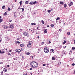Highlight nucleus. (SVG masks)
<instances>
[{
	"mask_svg": "<svg viewBox=\"0 0 75 75\" xmlns=\"http://www.w3.org/2000/svg\"><path fill=\"white\" fill-rule=\"evenodd\" d=\"M30 66L32 68H37L38 67V65L36 62H32L30 63Z\"/></svg>",
	"mask_w": 75,
	"mask_h": 75,
	"instance_id": "obj_1",
	"label": "nucleus"
},
{
	"mask_svg": "<svg viewBox=\"0 0 75 75\" xmlns=\"http://www.w3.org/2000/svg\"><path fill=\"white\" fill-rule=\"evenodd\" d=\"M44 51L45 53H48L49 52V50L47 48V47H45L44 49Z\"/></svg>",
	"mask_w": 75,
	"mask_h": 75,
	"instance_id": "obj_2",
	"label": "nucleus"
},
{
	"mask_svg": "<svg viewBox=\"0 0 75 75\" xmlns=\"http://www.w3.org/2000/svg\"><path fill=\"white\" fill-rule=\"evenodd\" d=\"M23 35L25 36H27V37H29V35H28V33L27 32H25L23 33Z\"/></svg>",
	"mask_w": 75,
	"mask_h": 75,
	"instance_id": "obj_3",
	"label": "nucleus"
},
{
	"mask_svg": "<svg viewBox=\"0 0 75 75\" xmlns=\"http://www.w3.org/2000/svg\"><path fill=\"white\" fill-rule=\"evenodd\" d=\"M27 47L28 48H30L31 47H32V45L31 44H30L29 43H28L27 45Z\"/></svg>",
	"mask_w": 75,
	"mask_h": 75,
	"instance_id": "obj_4",
	"label": "nucleus"
},
{
	"mask_svg": "<svg viewBox=\"0 0 75 75\" xmlns=\"http://www.w3.org/2000/svg\"><path fill=\"white\" fill-rule=\"evenodd\" d=\"M68 5H69V6H71L72 5H73V3L72 2H70L69 3L68 2Z\"/></svg>",
	"mask_w": 75,
	"mask_h": 75,
	"instance_id": "obj_5",
	"label": "nucleus"
},
{
	"mask_svg": "<svg viewBox=\"0 0 75 75\" xmlns=\"http://www.w3.org/2000/svg\"><path fill=\"white\" fill-rule=\"evenodd\" d=\"M14 26H13V24H11L10 25H9V28H12V29H13V28H14Z\"/></svg>",
	"mask_w": 75,
	"mask_h": 75,
	"instance_id": "obj_6",
	"label": "nucleus"
},
{
	"mask_svg": "<svg viewBox=\"0 0 75 75\" xmlns=\"http://www.w3.org/2000/svg\"><path fill=\"white\" fill-rule=\"evenodd\" d=\"M16 52H21V50L20 49H18L16 50Z\"/></svg>",
	"mask_w": 75,
	"mask_h": 75,
	"instance_id": "obj_7",
	"label": "nucleus"
},
{
	"mask_svg": "<svg viewBox=\"0 0 75 75\" xmlns=\"http://www.w3.org/2000/svg\"><path fill=\"white\" fill-rule=\"evenodd\" d=\"M50 53H52V52H54V50L52 49H51L50 50Z\"/></svg>",
	"mask_w": 75,
	"mask_h": 75,
	"instance_id": "obj_8",
	"label": "nucleus"
},
{
	"mask_svg": "<svg viewBox=\"0 0 75 75\" xmlns=\"http://www.w3.org/2000/svg\"><path fill=\"white\" fill-rule=\"evenodd\" d=\"M44 33H47V29H45L44 30Z\"/></svg>",
	"mask_w": 75,
	"mask_h": 75,
	"instance_id": "obj_9",
	"label": "nucleus"
},
{
	"mask_svg": "<svg viewBox=\"0 0 75 75\" xmlns=\"http://www.w3.org/2000/svg\"><path fill=\"white\" fill-rule=\"evenodd\" d=\"M29 4H30V5H33V1H32L30 2L29 3Z\"/></svg>",
	"mask_w": 75,
	"mask_h": 75,
	"instance_id": "obj_10",
	"label": "nucleus"
},
{
	"mask_svg": "<svg viewBox=\"0 0 75 75\" xmlns=\"http://www.w3.org/2000/svg\"><path fill=\"white\" fill-rule=\"evenodd\" d=\"M20 46L21 47H24V44H21Z\"/></svg>",
	"mask_w": 75,
	"mask_h": 75,
	"instance_id": "obj_11",
	"label": "nucleus"
},
{
	"mask_svg": "<svg viewBox=\"0 0 75 75\" xmlns=\"http://www.w3.org/2000/svg\"><path fill=\"white\" fill-rule=\"evenodd\" d=\"M2 27H3V28H4L5 29L6 28V25H3L2 26Z\"/></svg>",
	"mask_w": 75,
	"mask_h": 75,
	"instance_id": "obj_12",
	"label": "nucleus"
},
{
	"mask_svg": "<svg viewBox=\"0 0 75 75\" xmlns=\"http://www.w3.org/2000/svg\"><path fill=\"white\" fill-rule=\"evenodd\" d=\"M31 25H36V23H31Z\"/></svg>",
	"mask_w": 75,
	"mask_h": 75,
	"instance_id": "obj_13",
	"label": "nucleus"
},
{
	"mask_svg": "<svg viewBox=\"0 0 75 75\" xmlns=\"http://www.w3.org/2000/svg\"><path fill=\"white\" fill-rule=\"evenodd\" d=\"M28 43H29V44H33V42L31 41H29Z\"/></svg>",
	"mask_w": 75,
	"mask_h": 75,
	"instance_id": "obj_14",
	"label": "nucleus"
},
{
	"mask_svg": "<svg viewBox=\"0 0 75 75\" xmlns=\"http://www.w3.org/2000/svg\"><path fill=\"white\" fill-rule=\"evenodd\" d=\"M20 10H22V12H23V11L24 10V8H22L20 9Z\"/></svg>",
	"mask_w": 75,
	"mask_h": 75,
	"instance_id": "obj_15",
	"label": "nucleus"
},
{
	"mask_svg": "<svg viewBox=\"0 0 75 75\" xmlns=\"http://www.w3.org/2000/svg\"><path fill=\"white\" fill-rule=\"evenodd\" d=\"M23 75H27V72H25L23 73Z\"/></svg>",
	"mask_w": 75,
	"mask_h": 75,
	"instance_id": "obj_16",
	"label": "nucleus"
},
{
	"mask_svg": "<svg viewBox=\"0 0 75 75\" xmlns=\"http://www.w3.org/2000/svg\"><path fill=\"white\" fill-rule=\"evenodd\" d=\"M50 26L52 28H53V27H54V25H53L52 24H51L50 25Z\"/></svg>",
	"mask_w": 75,
	"mask_h": 75,
	"instance_id": "obj_17",
	"label": "nucleus"
},
{
	"mask_svg": "<svg viewBox=\"0 0 75 75\" xmlns=\"http://www.w3.org/2000/svg\"><path fill=\"white\" fill-rule=\"evenodd\" d=\"M3 71H5V72H6L7 69H6V68H4L3 69Z\"/></svg>",
	"mask_w": 75,
	"mask_h": 75,
	"instance_id": "obj_18",
	"label": "nucleus"
},
{
	"mask_svg": "<svg viewBox=\"0 0 75 75\" xmlns=\"http://www.w3.org/2000/svg\"><path fill=\"white\" fill-rule=\"evenodd\" d=\"M36 3H37V1H35L34 2H33V4H36Z\"/></svg>",
	"mask_w": 75,
	"mask_h": 75,
	"instance_id": "obj_19",
	"label": "nucleus"
},
{
	"mask_svg": "<svg viewBox=\"0 0 75 75\" xmlns=\"http://www.w3.org/2000/svg\"><path fill=\"white\" fill-rule=\"evenodd\" d=\"M25 4H28V1H26L25 2Z\"/></svg>",
	"mask_w": 75,
	"mask_h": 75,
	"instance_id": "obj_20",
	"label": "nucleus"
},
{
	"mask_svg": "<svg viewBox=\"0 0 75 75\" xmlns=\"http://www.w3.org/2000/svg\"><path fill=\"white\" fill-rule=\"evenodd\" d=\"M1 22H3V19H0V23H1Z\"/></svg>",
	"mask_w": 75,
	"mask_h": 75,
	"instance_id": "obj_21",
	"label": "nucleus"
},
{
	"mask_svg": "<svg viewBox=\"0 0 75 75\" xmlns=\"http://www.w3.org/2000/svg\"><path fill=\"white\" fill-rule=\"evenodd\" d=\"M30 54V52L26 53V55H29Z\"/></svg>",
	"mask_w": 75,
	"mask_h": 75,
	"instance_id": "obj_22",
	"label": "nucleus"
},
{
	"mask_svg": "<svg viewBox=\"0 0 75 75\" xmlns=\"http://www.w3.org/2000/svg\"><path fill=\"white\" fill-rule=\"evenodd\" d=\"M8 11H10L11 10V9L10 8V7H8Z\"/></svg>",
	"mask_w": 75,
	"mask_h": 75,
	"instance_id": "obj_23",
	"label": "nucleus"
},
{
	"mask_svg": "<svg viewBox=\"0 0 75 75\" xmlns=\"http://www.w3.org/2000/svg\"><path fill=\"white\" fill-rule=\"evenodd\" d=\"M7 12H6L4 13V16H7Z\"/></svg>",
	"mask_w": 75,
	"mask_h": 75,
	"instance_id": "obj_24",
	"label": "nucleus"
},
{
	"mask_svg": "<svg viewBox=\"0 0 75 75\" xmlns=\"http://www.w3.org/2000/svg\"><path fill=\"white\" fill-rule=\"evenodd\" d=\"M64 7L65 8H66V7H67V4H64Z\"/></svg>",
	"mask_w": 75,
	"mask_h": 75,
	"instance_id": "obj_25",
	"label": "nucleus"
},
{
	"mask_svg": "<svg viewBox=\"0 0 75 75\" xmlns=\"http://www.w3.org/2000/svg\"><path fill=\"white\" fill-rule=\"evenodd\" d=\"M59 19H60L59 18V17L57 18L56 19V22H57V20H59Z\"/></svg>",
	"mask_w": 75,
	"mask_h": 75,
	"instance_id": "obj_26",
	"label": "nucleus"
},
{
	"mask_svg": "<svg viewBox=\"0 0 75 75\" xmlns=\"http://www.w3.org/2000/svg\"><path fill=\"white\" fill-rule=\"evenodd\" d=\"M75 49V47H73L72 48V50H74Z\"/></svg>",
	"mask_w": 75,
	"mask_h": 75,
	"instance_id": "obj_27",
	"label": "nucleus"
},
{
	"mask_svg": "<svg viewBox=\"0 0 75 75\" xmlns=\"http://www.w3.org/2000/svg\"><path fill=\"white\" fill-rule=\"evenodd\" d=\"M16 42L18 44H20V42L18 41H16Z\"/></svg>",
	"mask_w": 75,
	"mask_h": 75,
	"instance_id": "obj_28",
	"label": "nucleus"
},
{
	"mask_svg": "<svg viewBox=\"0 0 75 75\" xmlns=\"http://www.w3.org/2000/svg\"><path fill=\"white\" fill-rule=\"evenodd\" d=\"M5 8V6L4 5L2 7V8L3 9H4V8Z\"/></svg>",
	"mask_w": 75,
	"mask_h": 75,
	"instance_id": "obj_29",
	"label": "nucleus"
},
{
	"mask_svg": "<svg viewBox=\"0 0 75 75\" xmlns=\"http://www.w3.org/2000/svg\"><path fill=\"white\" fill-rule=\"evenodd\" d=\"M60 4H64V2H63V1H62L60 2Z\"/></svg>",
	"mask_w": 75,
	"mask_h": 75,
	"instance_id": "obj_30",
	"label": "nucleus"
},
{
	"mask_svg": "<svg viewBox=\"0 0 75 75\" xmlns=\"http://www.w3.org/2000/svg\"><path fill=\"white\" fill-rule=\"evenodd\" d=\"M52 60H55V58H54V57H52Z\"/></svg>",
	"mask_w": 75,
	"mask_h": 75,
	"instance_id": "obj_31",
	"label": "nucleus"
},
{
	"mask_svg": "<svg viewBox=\"0 0 75 75\" xmlns=\"http://www.w3.org/2000/svg\"><path fill=\"white\" fill-rule=\"evenodd\" d=\"M21 51H24V48H22L21 49Z\"/></svg>",
	"mask_w": 75,
	"mask_h": 75,
	"instance_id": "obj_32",
	"label": "nucleus"
},
{
	"mask_svg": "<svg viewBox=\"0 0 75 75\" xmlns=\"http://www.w3.org/2000/svg\"><path fill=\"white\" fill-rule=\"evenodd\" d=\"M22 3H23V1H21L20 2H19V3H20V4H22Z\"/></svg>",
	"mask_w": 75,
	"mask_h": 75,
	"instance_id": "obj_33",
	"label": "nucleus"
},
{
	"mask_svg": "<svg viewBox=\"0 0 75 75\" xmlns=\"http://www.w3.org/2000/svg\"><path fill=\"white\" fill-rule=\"evenodd\" d=\"M11 54L12 55H13V54H14V52H12L11 53Z\"/></svg>",
	"mask_w": 75,
	"mask_h": 75,
	"instance_id": "obj_34",
	"label": "nucleus"
},
{
	"mask_svg": "<svg viewBox=\"0 0 75 75\" xmlns=\"http://www.w3.org/2000/svg\"><path fill=\"white\" fill-rule=\"evenodd\" d=\"M67 35H70V32H68V33H67Z\"/></svg>",
	"mask_w": 75,
	"mask_h": 75,
	"instance_id": "obj_35",
	"label": "nucleus"
},
{
	"mask_svg": "<svg viewBox=\"0 0 75 75\" xmlns=\"http://www.w3.org/2000/svg\"><path fill=\"white\" fill-rule=\"evenodd\" d=\"M8 55H10L11 56V54L10 53H8Z\"/></svg>",
	"mask_w": 75,
	"mask_h": 75,
	"instance_id": "obj_36",
	"label": "nucleus"
},
{
	"mask_svg": "<svg viewBox=\"0 0 75 75\" xmlns=\"http://www.w3.org/2000/svg\"><path fill=\"white\" fill-rule=\"evenodd\" d=\"M42 24H44V21L43 20H42Z\"/></svg>",
	"mask_w": 75,
	"mask_h": 75,
	"instance_id": "obj_37",
	"label": "nucleus"
},
{
	"mask_svg": "<svg viewBox=\"0 0 75 75\" xmlns=\"http://www.w3.org/2000/svg\"><path fill=\"white\" fill-rule=\"evenodd\" d=\"M6 67H7V68H8L10 67V66H9V65H7Z\"/></svg>",
	"mask_w": 75,
	"mask_h": 75,
	"instance_id": "obj_38",
	"label": "nucleus"
},
{
	"mask_svg": "<svg viewBox=\"0 0 75 75\" xmlns=\"http://www.w3.org/2000/svg\"><path fill=\"white\" fill-rule=\"evenodd\" d=\"M1 75H3V71H2L1 72Z\"/></svg>",
	"mask_w": 75,
	"mask_h": 75,
	"instance_id": "obj_39",
	"label": "nucleus"
},
{
	"mask_svg": "<svg viewBox=\"0 0 75 75\" xmlns=\"http://www.w3.org/2000/svg\"><path fill=\"white\" fill-rule=\"evenodd\" d=\"M48 13H50V12H51V11L50 10H48Z\"/></svg>",
	"mask_w": 75,
	"mask_h": 75,
	"instance_id": "obj_40",
	"label": "nucleus"
},
{
	"mask_svg": "<svg viewBox=\"0 0 75 75\" xmlns=\"http://www.w3.org/2000/svg\"><path fill=\"white\" fill-rule=\"evenodd\" d=\"M65 43H66V41L64 40L63 43V44H65Z\"/></svg>",
	"mask_w": 75,
	"mask_h": 75,
	"instance_id": "obj_41",
	"label": "nucleus"
},
{
	"mask_svg": "<svg viewBox=\"0 0 75 75\" xmlns=\"http://www.w3.org/2000/svg\"><path fill=\"white\" fill-rule=\"evenodd\" d=\"M37 29L38 30H40V29H39V27L37 28Z\"/></svg>",
	"mask_w": 75,
	"mask_h": 75,
	"instance_id": "obj_42",
	"label": "nucleus"
},
{
	"mask_svg": "<svg viewBox=\"0 0 75 75\" xmlns=\"http://www.w3.org/2000/svg\"><path fill=\"white\" fill-rule=\"evenodd\" d=\"M4 51H3L2 52L1 54H4Z\"/></svg>",
	"mask_w": 75,
	"mask_h": 75,
	"instance_id": "obj_43",
	"label": "nucleus"
},
{
	"mask_svg": "<svg viewBox=\"0 0 75 75\" xmlns=\"http://www.w3.org/2000/svg\"><path fill=\"white\" fill-rule=\"evenodd\" d=\"M75 65V64L74 63H73L72 64V66H74Z\"/></svg>",
	"mask_w": 75,
	"mask_h": 75,
	"instance_id": "obj_44",
	"label": "nucleus"
},
{
	"mask_svg": "<svg viewBox=\"0 0 75 75\" xmlns=\"http://www.w3.org/2000/svg\"><path fill=\"white\" fill-rule=\"evenodd\" d=\"M58 64H59V65L61 64V62H59V63H58Z\"/></svg>",
	"mask_w": 75,
	"mask_h": 75,
	"instance_id": "obj_45",
	"label": "nucleus"
},
{
	"mask_svg": "<svg viewBox=\"0 0 75 75\" xmlns=\"http://www.w3.org/2000/svg\"><path fill=\"white\" fill-rule=\"evenodd\" d=\"M20 7H20V6H19V7H18V9H19L20 10Z\"/></svg>",
	"mask_w": 75,
	"mask_h": 75,
	"instance_id": "obj_46",
	"label": "nucleus"
},
{
	"mask_svg": "<svg viewBox=\"0 0 75 75\" xmlns=\"http://www.w3.org/2000/svg\"><path fill=\"white\" fill-rule=\"evenodd\" d=\"M43 66H45L46 65V64H43Z\"/></svg>",
	"mask_w": 75,
	"mask_h": 75,
	"instance_id": "obj_47",
	"label": "nucleus"
},
{
	"mask_svg": "<svg viewBox=\"0 0 75 75\" xmlns=\"http://www.w3.org/2000/svg\"><path fill=\"white\" fill-rule=\"evenodd\" d=\"M36 34H39V33L38 32V33H36Z\"/></svg>",
	"mask_w": 75,
	"mask_h": 75,
	"instance_id": "obj_48",
	"label": "nucleus"
},
{
	"mask_svg": "<svg viewBox=\"0 0 75 75\" xmlns=\"http://www.w3.org/2000/svg\"><path fill=\"white\" fill-rule=\"evenodd\" d=\"M32 69H33L31 68L30 69V70H32Z\"/></svg>",
	"mask_w": 75,
	"mask_h": 75,
	"instance_id": "obj_49",
	"label": "nucleus"
},
{
	"mask_svg": "<svg viewBox=\"0 0 75 75\" xmlns=\"http://www.w3.org/2000/svg\"><path fill=\"white\" fill-rule=\"evenodd\" d=\"M44 44V42H42V45H43V44Z\"/></svg>",
	"mask_w": 75,
	"mask_h": 75,
	"instance_id": "obj_50",
	"label": "nucleus"
},
{
	"mask_svg": "<svg viewBox=\"0 0 75 75\" xmlns=\"http://www.w3.org/2000/svg\"><path fill=\"white\" fill-rule=\"evenodd\" d=\"M30 74L31 75H33V74L32 73L30 72Z\"/></svg>",
	"mask_w": 75,
	"mask_h": 75,
	"instance_id": "obj_51",
	"label": "nucleus"
},
{
	"mask_svg": "<svg viewBox=\"0 0 75 75\" xmlns=\"http://www.w3.org/2000/svg\"><path fill=\"white\" fill-rule=\"evenodd\" d=\"M20 31H22V29H20Z\"/></svg>",
	"mask_w": 75,
	"mask_h": 75,
	"instance_id": "obj_52",
	"label": "nucleus"
},
{
	"mask_svg": "<svg viewBox=\"0 0 75 75\" xmlns=\"http://www.w3.org/2000/svg\"><path fill=\"white\" fill-rule=\"evenodd\" d=\"M12 51V50H9V52H11Z\"/></svg>",
	"mask_w": 75,
	"mask_h": 75,
	"instance_id": "obj_53",
	"label": "nucleus"
},
{
	"mask_svg": "<svg viewBox=\"0 0 75 75\" xmlns=\"http://www.w3.org/2000/svg\"><path fill=\"white\" fill-rule=\"evenodd\" d=\"M38 39H39L40 38V37L39 36H38L37 37Z\"/></svg>",
	"mask_w": 75,
	"mask_h": 75,
	"instance_id": "obj_54",
	"label": "nucleus"
},
{
	"mask_svg": "<svg viewBox=\"0 0 75 75\" xmlns=\"http://www.w3.org/2000/svg\"><path fill=\"white\" fill-rule=\"evenodd\" d=\"M49 43H50H50H51V41H49Z\"/></svg>",
	"mask_w": 75,
	"mask_h": 75,
	"instance_id": "obj_55",
	"label": "nucleus"
},
{
	"mask_svg": "<svg viewBox=\"0 0 75 75\" xmlns=\"http://www.w3.org/2000/svg\"><path fill=\"white\" fill-rule=\"evenodd\" d=\"M1 52H2L1 51V50H0V53H1Z\"/></svg>",
	"mask_w": 75,
	"mask_h": 75,
	"instance_id": "obj_56",
	"label": "nucleus"
},
{
	"mask_svg": "<svg viewBox=\"0 0 75 75\" xmlns=\"http://www.w3.org/2000/svg\"><path fill=\"white\" fill-rule=\"evenodd\" d=\"M63 48H66V46H64V47H63Z\"/></svg>",
	"mask_w": 75,
	"mask_h": 75,
	"instance_id": "obj_57",
	"label": "nucleus"
},
{
	"mask_svg": "<svg viewBox=\"0 0 75 75\" xmlns=\"http://www.w3.org/2000/svg\"><path fill=\"white\" fill-rule=\"evenodd\" d=\"M51 11H53V9H52V8H51Z\"/></svg>",
	"mask_w": 75,
	"mask_h": 75,
	"instance_id": "obj_58",
	"label": "nucleus"
},
{
	"mask_svg": "<svg viewBox=\"0 0 75 75\" xmlns=\"http://www.w3.org/2000/svg\"><path fill=\"white\" fill-rule=\"evenodd\" d=\"M13 59H14V60H16V58H13Z\"/></svg>",
	"mask_w": 75,
	"mask_h": 75,
	"instance_id": "obj_59",
	"label": "nucleus"
},
{
	"mask_svg": "<svg viewBox=\"0 0 75 75\" xmlns=\"http://www.w3.org/2000/svg\"><path fill=\"white\" fill-rule=\"evenodd\" d=\"M9 22H11V21H12V20H10V21H9Z\"/></svg>",
	"mask_w": 75,
	"mask_h": 75,
	"instance_id": "obj_60",
	"label": "nucleus"
},
{
	"mask_svg": "<svg viewBox=\"0 0 75 75\" xmlns=\"http://www.w3.org/2000/svg\"><path fill=\"white\" fill-rule=\"evenodd\" d=\"M74 43H75V40H74Z\"/></svg>",
	"mask_w": 75,
	"mask_h": 75,
	"instance_id": "obj_61",
	"label": "nucleus"
},
{
	"mask_svg": "<svg viewBox=\"0 0 75 75\" xmlns=\"http://www.w3.org/2000/svg\"><path fill=\"white\" fill-rule=\"evenodd\" d=\"M47 27H49V25L47 26Z\"/></svg>",
	"mask_w": 75,
	"mask_h": 75,
	"instance_id": "obj_62",
	"label": "nucleus"
},
{
	"mask_svg": "<svg viewBox=\"0 0 75 75\" xmlns=\"http://www.w3.org/2000/svg\"><path fill=\"white\" fill-rule=\"evenodd\" d=\"M49 65H50V64H47V66Z\"/></svg>",
	"mask_w": 75,
	"mask_h": 75,
	"instance_id": "obj_63",
	"label": "nucleus"
},
{
	"mask_svg": "<svg viewBox=\"0 0 75 75\" xmlns=\"http://www.w3.org/2000/svg\"><path fill=\"white\" fill-rule=\"evenodd\" d=\"M74 74H75V71L74 72Z\"/></svg>",
	"mask_w": 75,
	"mask_h": 75,
	"instance_id": "obj_64",
	"label": "nucleus"
}]
</instances>
